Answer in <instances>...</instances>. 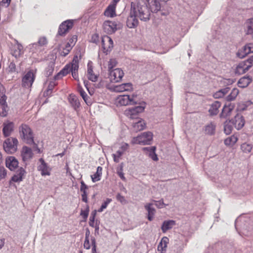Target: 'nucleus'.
<instances>
[{"label":"nucleus","instance_id":"1","mask_svg":"<svg viewBox=\"0 0 253 253\" xmlns=\"http://www.w3.org/2000/svg\"><path fill=\"white\" fill-rule=\"evenodd\" d=\"M161 7L158 0H136L131 2L130 10L141 20L146 21L150 19L151 12H157Z\"/></svg>","mask_w":253,"mask_h":253},{"label":"nucleus","instance_id":"2","mask_svg":"<svg viewBox=\"0 0 253 253\" xmlns=\"http://www.w3.org/2000/svg\"><path fill=\"white\" fill-rule=\"evenodd\" d=\"M79 58L78 56H75L72 62L66 65L64 68L58 74L57 76L62 75L64 76L70 72L72 73V77L76 80L79 81L78 69H79Z\"/></svg>","mask_w":253,"mask_h":253},{"label":"nucleus","instance_id":"3","mask_svg":"<svg viewBox=\"0 0 253 253\" xmlns=\"http://www.w3.org/2000/svg\"><path fill=\"white\" fill-rule=\"evenodd\" d=\"M153 134L151 132H145L137 137H133L131 140L133 144L149 145L152 140Z\"/></svg>","mask_w":253,"mask_h":253},{"label":"nucleus","instance_id":"4","mask_svg":"<svg viewBox=\"0 0 253 253\" xmlns=\"http://www.w3.org/2000/svg\"><path fill=\"white\" fill-rule=\"evenodd\" d=\"M21 137L29 144H34L33 135L31 128L26 125H22L19 128Z\"/></svg>","mask_w":253,"mask_h":253},{"label":"nucleus","instance_id":"5","mask_svg":"<svg viewBox=\"0 0 253 253\" xmlns=\"http://www.w3.org/2000/svg\"><path fill=\"white\" fill-rule=\"evenodd\" d=\"M136 95H120L116 99V103L117 105L126 106L136 104L137 101L136 100Z\"/></svg>","mask_w":253,"mask_h":253},{"label":"nucleus","instance_id":"6","mask_svg":"<svg viewBox=\"0 0 253 253\" xmlns=\"http://www.w3.org/2000/svg\"><path fill=\"white\" fill-rule=\"evenodd\" d=\"M18 140L16 138L9 137L7 138L3 143L4 151L8 154L15 152L17 149Z\"/></svg>","mask_w":253,"mask_h":253},{"label":"nucleus","instance_id":"7","mask_svg":"<svg viewBox=\"0 0 253 253\" xmlns=\"http://www.w3.org/2000/svg\"><path fill=\"white\" fill-rule=\"evenodd\" d=\"M109 72V79L112 83L120 82L124 75L123 71L120 68H116Z\"/></svg>","mask_w":253,"mask_h":253},{"label":"nucleus","instance_id":"8","mask_svg":"<svg viewBox=\"0 0 253 253\" xmlns=\"http://www.w3.org/2000/svg\"><path fill=\"white\" fill-rule=\"evenodd\" d=\"M144 107L141 106H137L134 107L129 108L125 111V115L131 119H137L139 113L142 112Z\"/></svg>","mask_w":253,"mask_h":253},{"label":"nucleus","instance_id":"9","mask_svg":"<svg viewBox=\"0 0 253 253\" xmlns=\"http://www.w3.org/2000/svg\"><path fill=\"white\" fill-rule=\"evenodd\" d=\"M35 75L32 71H29L23 76L22 80V85L25 88H30L35 80Z\"/></svg>","mask_w":253,"mask_h":253},{"label":"nucleus","instance_id":"10","mask_svg":"<svg viewBox=\"0 0 253 253\" xmlns=\"http://www.w3.org/2000/svg\"><path fill=\"white\" fill-rule=\"evenodd\" d=\"M101 43L103 52L107 54L113 47V40L110 37L104 36L102 37Z\"/></svg>","mask_w":253,"mask_h":253},{"label":"nucleus","instance_id":"11","mask_svg":"<svg viewBox=\"0 0 253 253\" xmlns=\"http://www.w3.org/2000/svg\"><path fill=\"white\" fill-rule=\"evenodd\" d=\"M73 26V20H68L62 22L59 26L58 35L61 36H64Z\"/></svg>","mask_w":253,"mask_h":253},{"label":"nucleus","instance_id":"12","mask_svg":"<svg viewBox=\"0 0 253 253\" xmlns=\"http://www.w3.org/2000/svg\"><path fill=\"white\" fill-rule=\"evenodd\" d=\"M103 30L107 34L114 33L117 29V24L115 21H105L103 25Z\"/></svg>","mask_w":253,"mask_h":253},{"label":"nucleus","instance_id":"13","mask_svg":"<svg viewBox=\"0 0 253 253\" xmlns=\"http://www.w3.org/2000/svg\"><path fill=\"white\" fill-rule=\"evenodd\" d=\"M128 148L129 145L127 143H123L116 153L112 154L114 161L116 163H118L121 156L125 152L128 150Z\"/></svg>","mask_w":253,"mask_h":253},{"label":"nucleus","instance_id":"14","mask_svg":"<svg viewBox=\"0 0 253 253\" xmlns=\"http://www.w3.org/2000/svg\"><path fill=\"white\" fill-rule=\"evenodd\" d=\"M137 18H138L137 16H135V14H133L132 11L130 10L129 15L126 20V26L129 28H134L136 27L138 24Z\"/></svg>","mask_w":253,"mask_h":253},{"label":"nucleus","instance_id":"15","mask_svg":"<svg viewBox=\"0 0 253 253\" xmlns=\"http://www.w3.org/2000/svg\"><path fill=\"white\" fill-rule=\"evenodd\" d=\"M245 120L243 117L240 114H237L234 119L231 120V123L235 127L239 130L241 129L245 125Z\"/></svg>","mask_w":253,"mask_h":253},{"label":"nucleus","instance_id":"16","mask_svg":"<svg viewBox=\"0 0 253 253\" xmlns=\"http://www.w3.org/2000/svg\"><path fill=\"white\" fill-rule=\"evenodd\" d=\"M252 52H253V43H250L245 45L243 49L239 50L237 55L239 58H243L248 54Z\"/></svg>","mask_w":253,"mask_h":253},{"label":"nucleus","instance_id":"17","mask_svg":"<svg viewBox=\"0 0 253 253\" xmlns=\"http://www.w3.org/2000/svg\"><path fill=\"white\" fill-rule=\"evenodd\" d=\"M5 164L10 170H14L18 166V160L13 156H9L6 159Z\"/></svg>","mask_w":253,"mask_h":253},{"label":"nucleus","instance_id":"18","mask_svg":"<svg viewBox=\"0 0 253 253\" xmlns=\"http://www.w3.org/2000/svg\"><path fill=\"white\" fill-rule=\"evenodd\" d=\"M87 77L88 79L92 82H95L98 79V76L95 74L93 71V63L89 61L87 63Z\"/></svg>","mask_w":253,"mask_h":253},{"label":"nucleus","instance_id":"19","mask_svg":"<svg viewBox=\"0 0 253 253\" xmlns=\"http://www.w3.org/2000/svg\"><path fill=\"white\" fill-rule=\"evenodd\" d=\"M32 149L27 146H24L21 151V156L23 162H27L33 157Z\"/></svg>","mask_w":253,"mask_h":253},{"label":"nucleus","instance_id":"20","mask_svg":"<svg viewBox=\"0 0 253 253\" xmlns=\"http://www.w3.org/2000/svg\"><path fill=\"white\" fill-rule=\"evenodd\" d=\"M132 84L131 83H125L116 85L114 87L115 92H121L124 91H130L132 90Z\"/></svg>","mask_w":253,"mask_h":253},{"label":"nucleus","instance_id":"21","mask_svg":"<svg viewBox=\"0 0 253 253\" xmlns=\"http://www.w3.org/2000/svg\"><path fill=\"white\" fill-rule=\"evenodd\" d=\"M41 164L38 166V170L41 171V174L42 176L49 175L50 173V169L47 166V164L45 163L44 160L41 158L39 160Z\"/></svg>","mask_w":253,"mask_h":253},{"label":"nucleus","instance_id":"22","mask_svg":"<svg viewBox=\"0 0 253 253\" xmlns=\"http://www.w3.org/2000/svg\"><path fill=\"white\" fill-rule=\"evenodd\" d=\"M26 171L25 169L21 167L16 171V173L12 177L11 181L15 182H19L23 180Z\"/></svg>","mask_w":253,"mask_h":253},{"label":"nucleus","instance_id":"23","mask_svg":"<svg viewBox=\"0 0 253 253\" xmlns=\"http://www.w3.org/2000/svg\"><path fill=\"white\" fill-rule=\"evenodd\" d=\"M23 46L19 43L17 41H16V43L14 44L12 47L11 53L12 55L16 58H18L23 54Z\"/></svg>","mask_w":253,"mask_h":253},{"label":"nucleus","instance_id":"24","mask_svg":"<svg viewBox=\"0 0 253 253\" xmlns=\"http://www.w3.org/2000/svg\"><path fill=\"white\" fill-rule=\"evenodd\" d=\"M250 68V65H247L246 62L243 61L239 63L235 70V73L241 75L246 73Z\"/></svg>","mask_w":253,"mask_h":253},{"label":"nucleus","instance_id":"25","mask_svg":"<svg viewBox=\"0 0 253 253\" xmlns=\"http://www.w3.org/2000/svg\"><path fill=\"white\" fill-rule=\"evenodd\" d=\"M169 242V239L168 237H163L158 246L157 249L158 252L160 253H165Z\"/></svg>","mask_w":253,"mask_h":253},{"label":"nucleus","instance_id":"26","mask_svg":"<svg viewBox=\"0 0 253 253\" xmlns=\"http://www.w3.org/2000/svg\"><path fill=\"white\" fill-rule=\"evenodd\" d=\"M14 124L12 122H6L3 124L2 131L4 135L6 137L10 135L13 130Z\"/></svg>","mask_w":253,"mask_h":253},{"label":"nucleus","instance_id":"27","mask_svg":"<svg viewBox=\"0 0 253 253\" xmlns=\"http://www.w3.org/2000/svg\"><path fill=\"white\" fill-rule=\"evenodd\" d=\"M153 205L152 203H147L144 206L145 209L148 211V219L149 221H152L156 213V210L152 207Z\"/></svg>","mask_w":253,"mask_h":253},{"label":"nucleus","instance_id":"28","mask_svg":"<svg viewBox=\"0 0 253 253\" xmlns=\"http://www.w3.org/2000/svg\"><path fill=\"white\" fill-rule=\"evenodd\" d=\"M175 224L176 223L174 220H165L162 224L161 229L163 233H166L168 230L171 229Z\"/></svg>","mask_w":253,"mask_h":253},{"label":"nucleus","instance_id":"29","mask_svg":"<svg viewBox=\"0 0 253 253\" xmlns=\"http://www.w3.org/2000/svg\"><path fill=\"white\" fill-rule=\"evenodd\" d=\"M105 16L109 17H113L116 15V7L114 4H110L107 7L104 13Z\"/></svg>","mask_w":253,"mask_h":253},{"label":"nucleus","instance_id":"30","mask_svg":"<svg viewBox=\"0 0 253 253\" xmlns=\"http://www.w3.org/2000/svg\"><path fill=\"white\" fill-rule=\"evenodd\" d=\"M252 81V79L249 76L242 77L238 82V86L241 88L246 87L251 83Z\"/></svg>","mask_w":253,"mask_h":253},{"label":"nucleus","instance_id":"31","mask_svg":"<svg viewBox=\"0 0 253 253\" xmlns=\"http://www.w3.org/2000/svg\"><path fill=\"white\" fill-rule=\"evenodd\" d=\"M69 101L75 109L79 108L80 103L78 98L76 95L70 94L69 97Z\"/></svg>","mask_w":253,"mask_h":253},{"label":"nucleus","instance_id":"32","mask_svg":"<svg viewBox=\"0 0 253 253\" xmlns=\"http://www.w3.org/2000/svg\"><path fill=\"white\" fill-rule=\"evenodd\" d=\"M132 126L135 131H140L145 128V123L143 120L139 119L138 121L135 123H133Z\"/></svg>","mask_w":253,"mask_h":253},{"label":"nucleus","instance_id":"33","mask_svg":"<svg viewBox=\"0 0 253 253\" xmlns=\"http://www.w3.org/2000/svg\"><path fill=\"white\" fill-rule=\"evenodd\" d=\"M215 125L212 123L208 124L205 127V132L206 134L212 135L214 134L215 129Z\"/></svg>","mask_w":253,"mask_h":253},{"label":"nucleus","instance_id":"34","mask_svg":"<svg viewBox=\"0 0 253 253\" xmlns=\"http://www.w3.org/2000/svg\"><path fill=\"white\" fill-rule=\"evenodd\" d=\"M79 91L80 93L81 96L82 97L85 103L87 105H90L91 104V102L90 98L88 97L87 94L80 86H79Z\"/></svg>","mask_w":253,"mask_h":253},{"label":"nucleus","instance_id":"35","mask_svg":"<svg viewBox=\"0 0 253 253\" xmlns=\"http://www.w3.org/2000/svg\"><path fill=\"white\" fill-rule=\"evenodd\" d=\"M102 168L99 166L97 168V170L95 173L91 176L92 181L93 182L99 181L100 179V177L102 174Z\"/></svg>","mask_w":253,"mask_h":253},{"label":"nucleus","instance_id":"36","mask_svg":"<svg viewBox=\"0 0 253 253\" xmlns=\"http://www.w3.org/2000/svg\"><path fill=\"white\" fill-rule=\"evenodd\" d=\"M237 136L235 135H233L225 139L224 144L227 146H232L237 142Z\"/></svg>","mask_w":253,"mask_h":253},{"label":"nucleus","instance_id":"37","mask_svg":"<svg viewBox=\"0 0 253 253\" xmlns=\"http://www.w3.org/2000/svg\"><path fill=\"white\" fill-rule=\"evenodd\" d=\"M155 147L144 148V150H147L148 151L149 157L153 160L156 161L158 160V158L157 157V155L155 153Z\"/></svg>","mask_w":253,"mask_h":253},{"label":"nucleus","instance_id":"38","mask_svg":"<svg viewBox=\"0 0 253 253\" xmlns=\"http://www.w3.org/2000/svg\"><path fill=\"white\" fill-rule=\"evenodd\" d=\"M220 102L218 101H215L211 104L210 111L211 112V114L215 115L217 113L218 109L220 107Z\"/></svg>","mask_w":253,"mask_h":253},{"label":"nucleus","instance_id":"39","mask_svg":"<svg viewBox=\"0 0 253 253\" xmlns=\"http://www.w3.org/2000/svg\"><path fill=\"white\" fill-rule=\"evenodd\" d=\"M232 109L233 108L230 106H225L222 109V113L220 114L221 117L226 118L229 116Z\"/></svg>","mask_w":253,"mask_h":253},{"label":"nucleus","instance_id":"40","mask_svg":"<svg viewBox=\"0 0 253 253\" xmlns=\"http://www.w3.org/2000/svg\"><path fill=\"white\" fill-rule=\"evenodd\" d=\"M239 91L237 88H233L230 94H229L227 96V97H226L227 100L228 101H231L234 100L236 98L237 95L239 94Z\"/></svg>","mask_w":253,"mask_h":253},{"label":"nucleus","instance_id":"41","mask_svg":"<svg viewBox=\"0 0 253 253\" xmlns=\"http://www.w3.org/2000/svg\"><path fill=\"white\" fill-rule=\"evenodd\" d=\"M8 111V107L5 104V101L0 103V115L2 117L6 116Z\"/></svg>","mask_w":253,"mask_h":253},{"label":"nucleus","instance_id":"42","mask_svg":"<svg viewBox=\"0 0 253 253\" xmlns=\"http://www.w3.org/2000/svg\"><path fill=\"white\" fill-rule=\"evenodd\" d=\"M246 26L247 29L248 34H250L253 32V18L248 19L246 22Z\"/></svg>","mask_w":253,"mask_h":253},{"label":"nucleus","instance_id":"43","mask_svg":"<svg viewBox=\"0 0 253 253\" xmlns=\"http://www.w3.org/2000/svg\"><path fill=\"white\" fill-rule=\"evenodd\" d=\"M253 148L252 145L250 144L244 143L241 146V149L242 150L246 153H250Z\"/></svg>","mask_w":253,"mask_h":253},{"label":"nucleus","instance_id":"44","mask_svg":"<svg viewBox=\"0 0 253 253\" xmlns=\"http://www.w3.org/2000/svg\"><path fill=\"white\" fill-rule=\"evenodd\" d=\"M118 62L116 60V59L112 58L108 62V71H110V70H113V68L116 67L117 65Z\"/></svg>","mask_w":253,"mask_h":253},{"label":"nucleus","instance_id":"45","mask_svg":"<svg viewBox=\"0 0 253 253\" xmlns=\"http://www.w3.org/2000/svg\"><path fill=\"white\" fill-rule=\"evenodd\" d=\"M6 100V96L4 94V87L0 83V103H3Z\"/></svg>","mask_w":253,"mask_h":253},{"label":"nucleus","instance_id":"46","mask_svg":"<svg viewBox=\"0 0 253 253\" xmlns=\"http://www.w3.org/2000/svg\"><path fill=\"white\" fill-rule=\"evenodd\" d=\"M112 201L111 199L107 198L106 200L102 204L100 209L98 210V211L99 212H102L104 209H105L109 203Z\"/></svg>","mask_w":253,"mask_h":253},{"label":"nucleus","instance_id":"47","mask_svg":"<svg viewBox=\"0 0 253 253\" xmlns=\"http://www.w3.org/2000/svg\"><path fill=\"white\" fill-rule=\"evenodd\" d=\"M123 164L122 163L120 165V168L117 169V173L119 177L123 180L126 181V179L124 176L123 173Z\"/></svg>","mask_w":253,"mask_h":253},{"label":"nucleus","instance_id":"48","mask_svg":"<svg viewBox=\"0 0 253 253\" xmlns=\"http://www.w3.org/2000/svg\"><path fill=\"white\" fill-rule=\"evenodd\" d=\"M90 42L92 43L97 44L99 42V35L97 33L93 34L91 35V38L90 39Z\"/></svg>","mask_w":253,"mask_h":253},{"label":"nucleus","instance_id":"49","mask_svg":"<svg viewBox=\"0 0 253 253\" xmlns=\"http://www.w3.org/2000/svg\"><path fill=\"white\" fill-rule=\"evenodd\" d=\"M81 185L80 190L82 193V195H87L86 190L88 189V186L84 183V182L83 181H82L81 182Z\"/></svg>","mask_w":253,"mask_h":253},{"label":"nucleus","instance_id":"50","mask_svg":"<svg viewBox=\"0 0 253 253\" xmlns=\"http://www.w3.org/2000/svg\"><path fill=\"white\" fill-rule=\"evenodd\" d=\"M232 130V126L227 122L224 124V132L226 134H229Z\"/></svg>","mask_w":253,"mask_h":253},{"label":"nucleus","instance_id":"51","mask_svg":"<svg viewBox=\"0 0 253 253\" xmlns=\"http://www.w3.org/2000/svg\"><path fill=\"white\" fill-rule=\"evenodd\" d=\"M74 44V43L73 44V45H71L69 42H68L65 46V50H66V52H64V51H63L61 54L62 55H63L65 56L66 55H67L69 51L71 50L72 46Z\"/></svg>","mask_w":253,"mask_h":253},{"label":"nucleus","instance_id":"52","mask_svg":"<svg viewBox=\"0 0 253 253\" xmlns=\"http://www.w3.org/2000/svg\"><path fill=\"white\" fill-rule=\"evenodd\" d=\"M116 199L119 202L123 205L126 204L127 203V201L126 200L125 197L121 195L119 193L117 195Z\"/></svg>","mask_w":253,"mask_h":253},{"label":"nucleus","instance_id":"53","mask_svg":"<svg viewBox=\"0 0 253 253\" xmlns=\"http://www.w3.org/2000/svg\"><path fill=\"white\" fill-rule=\"evenodd\" d=\"M91 246L92 247V250H91V253H96V240L94 237H92L91 238Z\"/></svg>","mask_w":253,"mask_h":253},{"label":"nucleus","instance_id":"54","mask_svg":"<svg viewBox=\"0 0 253 253\" xmlns=\"http://www.w3.org/2000/svg\"><path fill=\"white\" fill-rule=\"evenodd\" d=\"M154 202H155V206L159 209H161L163 208L164 206H166L168 205L164 203V200L163 199H161L160 201H154Z\"/></svg>","mask_w":253,"mask_h":253},{"label":"nucleus","instance_id":"55","mask_svg":"<svg viewBox=\"0 0 253 253\" xmlns=\"http://www.w3.org/2000/svg\"><path fill=\"white\" fill-rule=\"evenodd\" d=\"M90 238L85 239L84 243V249L86 250H89L90 249L91 243H90Z\"/></svg>","mask_w":253,"mask_h":253},{"label":"nucleus","instance_id":"56","mask_svg":"<svg viewBox=\"0 0 253 253\" xmlns=\"http://www.w3.org/2000/svg\"><path fill=\"white\" fill-rule=\"evenodd\" d=\"M6 170L4 167H0V180L3 179L6 176Z\"/></svg>","mask_w":253,"mask_h":253},{"label":"nucleus","instance_id":"57","mask_svg":"<svg viewBox=\"0 0 253 253\" xmlns=\"http://www.w3.org/2000/svg\"><path fill=\"white\" fill-rule=\"evenodd\" d=\"M89 212V208L88 207H87L86 209L85 210H82L81 212V215L82 216V217L86 219L87 218Z\"/></svg>","mask_w":253,"mask_h":253},{"label":"nucleus","instance_id":"58","mask_svg":"<svg viewBox=\"0 0 253 253\" xmlns=\"http://www.w3.org/2000/svg\"><path fill=\"white\" fill-rule=\"evenodd\" d=\"M54 69L52 66H49L46 69V76L48 77L52 74Z\"/></svg>","mask_w":253,"mask_h":253},{"label":"nucleus","instance_id":"59","mask_svg":"<svg viewBox=\"0 0 253 253\" xmlns=\"http://www.w3.org/2000/svg\"><path fill=\"white\" fill-rule=\"evenodd\" d=\"M181 248L176 249V247H172V249L170 251V253H181Z\"/></svg>","mask_w":253,"mask_h":253},{"label":"nucleus","instance_id":"60","mask_svg":"<svg viewBox=\"0 0 253 253\" xmlns=\"http://www.w3.org/2000/svg\"><path fill=\"white\" fill-rule=\"evenodd\" d=\"M47 41L45 38L42 37L41 38L38 42V43L41 45H44L46 43Z\"/></svg>","mask_w":253,"mask_h":253},{"label":"nucleus","instance_id":"61","mask_svg":"<svg viewBox=\"0 0 253 253\" xmlns=\"http://www.w3.org/2000/svg\"><path fill=\"white\" fill-rule=\"evenodd\" d=\"M9 69L11 72H15L16 70V65L14 63L11 62L9 65Z\"/></svg>","mask_w":253,"mask_h":253},{"label":"nucleus","instance_id":"62","mask_svg":"<svg viewBox=\"0 0 253 253\" xmlns=\"http://www.w3.org/2000/svg\"><path fill=\"white\" fill-rule=\"evenodd\" d=\"M247 65H250V68L252 66L253 64V55L251 56L249 59L245 61Z\"/></svg>","mask_w":253,"mask_h":253},{"label":"nucleus","instance_id":"63","mask_svg":"<svg viewBox=\"0 0 253 253\" xmlns=\"http://www.w3.org/2000/svg\"><path fill=\"white\" fill-rule=\"evenodd\" d=\"M215 98H221L223 96V93L221 90L217 91L214 95Z\"/></svg>","mask_w":253,"mask_h":253},{"label":"nucleus","instance_id":"64","mask_svg":"<svg viewBox=\"0 0 253 253\" xmlns=\"http://www.w3.org/2000/svg\"><path fill=\"white\" fill-rule=\"evenodd\" d=\"M55 85V83L54 82H51L49 83L47 89H48L49 90L52 91V89L54 87Z\"/></svg>","mask_w":253,"mask_h":253}]
</instances>
